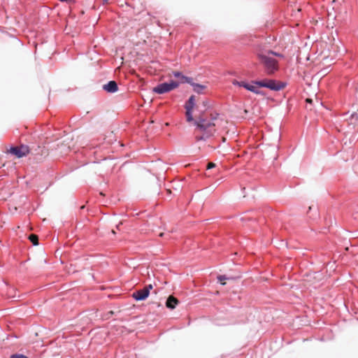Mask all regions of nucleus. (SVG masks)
Returning a JSON list of instances; mask_svg holds the SVG:
<instances>
[{
  "label": "nucleus",
  "mask_w": 358,
  "mask_h": 358,
  "mask_svg": "<svg viewBox=\"0 0 358 358\" xmlns=\"http://www.w3.org/2000/svg\"><path fill=\"white\" fill-rule=\"evenodd\" d=\"M178 303V301L176 298H174L173 296H169L166 300V306L168 308L172 310L176 308Z\"/></svg>",
  "instance_id": "nucleus-12"
},
{
  "label": "nucleus",
  "mask_w": 358,
  "mask_h": 358,
  "mask_svg": "<svg viewBox=\"0 0 358 358\" xmlns=\"http://www.w3.org/2000/svg\"><path fill=\"white\" fill-rule=\"evenodd\" d=\"M59 1L64 2V1H66V0H59Z\"/></svg>",
  "instance_id": "nucleus-23"
},
{
  "label": "nucleus",
  "mask_w": 358,
  "mask_h": 358,
  "mask_svg": "<svg viewBox=\"0 0 358 358\" xmlns=\"http://www.w3.org/2000/svg\"><path fill=\"white\" fill-rule=\"evenodd\" d=\"M217 280L219 282H220L222 285L225 284L224 282H222L223 280L232 279V278L228 277L226 275H220L217 276Z\"/></svg>",
  "instance_id": "nucleus-17"
},
{
  "label": "nucleus",
  "mask_w": 358,
  "mask_h": 358,
  "mask_svg": "<svg viewBox=\"0 0 358 358\" xmlns=\"http://www.w3.org/2000/svg\"><path fill=\"white\" fill-rule=\"evenodd\" d=\"M203 106H207V103L206 102H203Z\"/></svg>",
  "instance_id": "nucleus-22"
},
{
  "label": "nucleus",
  "mask_w": 358,
  "mask_h": 358,
  "mask_svg": "<svg viewBox=\"0 0 358 358\" xmlns=\"http://www.w3.org/2000/svg\"><path fill=\"white\" fill-rule=\"evenodd\" d=\"M218 116L217 113H210L209 118L205 114H201L194 120L196 128L203 132V135L196 137L197 141H206L213 135L215 131L214 121Z\"/></svg>",
  "instance_id": "nucleus-1"
},
{
  "label": "nucleus",
  "mask_w": 358,
  "mask_h": 358,
  "mask_svg": "<svg viewBox=\"0 0 358 358\" xmlns=\"http://www.w3.org/2000/svg\"><path fill=\"white\" fill-rule=\"evenodd\" d=\"M173 75L174 77L179 79L178 83L180 84H184V83H192V78L187 77L186 76H184L181 72L180 71H173Z\"/></svg>",
  "instance_id": "nucleus-10"
},
{
  "label": "nucleus",
  "mask_w": 358,
  "mask_h": 358,
  "mask_svg": "<svg viewBox=\"0 0 358 358\" xmlns=\"http://www.w3.org/2000/svg\"><path fill=\"white\" fill-rule=\"evenodd\" d=\"M234 85H237L238 87H241L245 88V90L255 94L257 95L264 96V92L258 89V87L254 85L252 82L251 83H248L245 81H237L234 80L233 82Z\"/></svg>",
  "instance_id": "nucleus-7"
},
{
  "label": "nucleus",
  "mask_w": 358,
  "mask_h": 358,
  "mask_svg": "<svg viewBox=\"0 0 358 358\" xmlns=\"http://www.w3.org/2000/svg\"><path fill=\"white\" fill-rule=\"evenodd\" d=\"M178 86L179 83L171 80L169 82H165L157 85L153 88V92L158 94H162L177 88Z\"/></svg>",
  "instance_id": "nucleus-4"
},
{
  "label": "nucleus",
  "mask_w": 358,
  "mask_h": 358,
  "mask_svg": "<svg viewBox=\"0 0 358 358\" xmlns=\"http://www.w3.org/2000/svg\"><path fill=\"white\" fill-rule=\"evenodd\" d=\"M252 83L258 87H266L275 92L280 91L287 85L286 83L279 82L273 79L252 80Z\"/></svg>",
  "instance_id": "nucleus-3"
},
{
  "label": "nucleus",
  "mask_w": 358,
  "mask_h": 358,
  "mask_svg": "<svg viewBox=\"0 0 358 358\" xmlns=\"http://www.w3.org/2000/svg\"><path fill=\"white\" fill-rule=\"evenodd\" d=\"M10 358H29L27 356L23 354L15 353L10 356Z\"/></svg>",
  "instance_id": "nucleus-18"
},
{
  "label": "nucleus",
  "mask_w": 358,
  "mask_h": 358,
  "mask_svg": "<svg viewBox=\"0 0 358 358\" xmlns=\"http://www.w3.org/2000/svg\"><path fill=\"white\" fill-rule=\"evenodd\" d=\"M108 0H103L104 2H108Z\"/></svg>",
  "instance_id": "nucleus-24"
},
{
  "label": "nucleus",
  "mask_w": 358,
  "mask_h": 358,
  "mask_svg": "<svg viewBox=\"0 0 358 358\" xmlns=\"http://www.w3.org/2000/svg\"><path fill=\"white\" fill-rule=\"evenodd\" d=\"M102 89L108 93L113 94L118 91L119 87L115 80H110L103 85Z\"/></svg>",
  "instance_id": "nucleus-9"
},
{
  "label": "nucleus",
  "mask_w": 358,
  "mask_h": 358,
  "mask_svg": "<svg viewBox=\"0 0 358 358\" xmlns=\"http://www.w3.org/2000/svg\"><path fill=\"white\" fill-rule=\"evenodd\" d=\"M191 86H192L193 87V90L198 93V94H201L202 93V91L206 88V86L203 85H201V84H199V83H194L193 82V79H192V83H189Z\"/></svg>",
  "instance_id": "nucleus-13"
},
{
  "label": "nucleus",
  "mask_w": 358,
  "mask_h": 358,
  "mask_svg": "<svg viewBox=\"0 0 358 358\" xmlns=\"http://www.w3.org/2000/svg\"><path fill=\"white\" fill-rule=\"evenodd\" d=\"M269 55L271 56V57L274 55V56H276V57H279L280 58H283L284 57L283 55H282L280 53H278L277 52H274V51H273L271 50H269Z\"/></svg>",
  "instance_id": "nucleus-19"
},
{
  "label": "nucleus",
  "mask_w": 358,
  "mask_h": 358,
  "mask_svg": "<svg viewBox=\"0 0 358 358\" xmlns=\"http://www.w3.org/2000/svg\"><path fill=\"white\" fill-rule=\"evenodd\" d=\"M195 96L192 95L186 102L185 108V109H193L195 106Z\"/></svg>",
  "instance_id": "nucleus-14"
},
{
  "label": "nucleus",
  "mask_w": 358,
  "mask_h": 358,
  "mask_svg": "<svg viewBox=\"0 0 358 358\" xmlns=\"http://www.w3.org/2000/svg\"><path fill=\"white\" fill-rule=\"evenodd\" d=\"M254 50L257 59H259V53L265 52V55H267L270 50L266 46L261 43L256 44Z\"/></svg>",
  "instance_id": "nucleus-11"
},
{
  "label": "nucleus",
  "mask_w": 358,
  "mask_h": 358,
  "mask_svg": "<svg viewBox=\"0 0 358 358\" xmlns=\"http://www.w3.org/2000/svg\"><path fill=\"white\" fill-rule=\"evenodd\" d=\"M234 85H237L238 87H241L245 88V90L255 94L257 95L264 96V92L258 89V87L254 85L252 82L251 83H248L245 81H237L234 80L233 82Z\"/></svg>",
  "instance_id": "nucleus-6"
},
{
  "label": "nucleus",
  "mask_w": 358,
  "mask_h": 358,
  "mask_svg": "<svg viewBox=\"0 0 358 358\" xmlns=\"http://www.w3.org/2000/svg\"><path fill=\"white\" fill-rule=\"evenodd\" d=\"M352 118H354L355 117H356V118H357V119H358V115H352Z\"/></svg>",
  "instance_id": "nucleus-21"
},
{
  "label": "nucleus",
  "mask_w": 358,
  "mask_h": 358,
  "mask_svg": "<svg viewBox=\"0 0 358 358\" xmlns=\"http://www.w3.org/2000/svg\"><path fill=\"white\" fill-rule=\"evenodd\" d=\"M29 239L30 240V241L32 243V244L34 245H38V236H36L34 234H31L29 236Z\"/></svg>",
  "instance_id": "nucleus-16"
},
{
  "label": "nucleus",
  "mask_w": 358,
  "mask_h": 358,
  "mask_svg": "<svg viewBox=\"0 0 358 358\" xmlns=\"http://www.w3.org/2000/svg\"><path fill=\"white\" fill-rule=\"evenodd\" d=\"M258 60L267 75H273L279 69L278 61L269 54L266 55L265 52L259 53Z\"/></svg>",
  "instance_id": "nucleus-2"
},
{
  "label": "nucleus",
  "mask_w": 358,
  "mask_h": 358,
  "mask_svg": "<svg viewBox=\"0 0 358 358\" xmlns=\"http://www.w3.org/2000/svg\"><path fill=\"white\" fill-rule=\"evenodd\" d=\"M215 164L213 163V162H209L207 165V169H211L214 167H215Z\"/></svg>",
  "instance_id": "nucleus-20"
},
{
  "label": "nucleus",
  "mask_w": 358,
  "mask_h": 358,
  "mask_svg": "<svg viewBox=\"0 0 358 358\" xmlns=\"http://www.w3.org/2000/svg\"><path fill=\"white\" fill-rule=\"evenodd\" d=\"M152 288V285H147L143 289H138L134 292L132 293V297L136 301H144L148 297L150 292Z\"/></svg>",
  "instance_id": "nucleus-5"
},
{
  "label": "nucleus",
  "mask_w": 358,
  "mask_h": 358,
  "mask_svg": "<svg viewBox=\"0 0 358 358\" xmlns=\"http://www.w3.org/2000/svg\"><path fill=\"white\" fill-rule=\"evenodd\" d=\"M9 152L11 155L16 156L17 158L25 157L29 152V148L28 145L22 144L20 146H11Z\"/></svg>",
  "instance_id": "nucleus-8"
},
{
  "label": "nucleus",
  "mask_w": 358,
  "mask_h": 358,
  "mask_svg": "<svg viewBox=\"0 0 358 358\" xmlns=\"http://www.w3.org/2000/svg\"><path fill=\"white\" fill-rule=\"evenodd\" d=\"M185 110H186L187 121L189 122H194L195 120H194L193 116H192V109H185Z\"/></svg>",
  "instance_id": "nucleus-15"
}]
</instances>
